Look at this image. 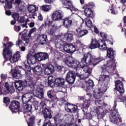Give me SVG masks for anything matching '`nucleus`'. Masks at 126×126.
Masks as SVG:
<instances>
[{"label":"nucleus","instance_id":"20e7f679","mask_svg":"<svg viewBox=\"0 0 126 126\" xmlns=\"http://www.w3.org/2000/svg\"><path fill=\"white\" fill-rule=\"evenodd\" d=\"M117 101H114V104L113 108L110 107L108 110L110 111L111 114L110 122L114 125H119L120 123H122V118L121 116L119 114V111L117 109Z\"/></svg>","mask_w":126,"mask_h":126},{"label":"nucleus","instance_id":"423d86ee","mask_svg":"<svg viewBox=\"0 0 126 126\" xmlns=\"http://www.w3.org/2000/svg\"><path fill=\"white\" fill-rule=\"evenodd\" d=\"M20 69L21 70L15 69L14 70L12 74V76L14 78H15L16 79H19L21 75H24V74L28 73V72H30L32 68H31V66L30 65H27L26 64H24L23 66H20Z\"/></svg>","mask_w":126,"mask_h":126},{"label":"nucleus","instance_id":"69168bd1","mask_svg":"<svg viewBox=\"0 0 126 126\" xmlns=\"http://www.w3.org/2000/svg\"><path fill=\"white\" fill-rule=\"evenodd\" d=\"M44 23L45 26H48V27H50V26H51V22L49 20H44Z\"/></svg>","mask_w":126,"mask_h":126},{"label":"nucleus","instance_id":"de8ad7c7","mask_svg":"<svg viewBox=\"0 0 126 126\" xmlns=\"http://www.w3.org/2000/svg\"><path fill=\"white\" fill-rule=\"evenodd\" d=\"M85 22L86 26L89 27V28H91V27H93V24L92 23V21L89 18H86L85 20Z\"/></svg>","mask_w":126,"mask_h":126},{"label":"nucleus","instance_id":"09e8293b","mask_svg":"<svg viewBox=\"0 0 126 126\" xmlns=\"http://www.w3.org/2000/svg\"><path fill=\"white\" fill-rule=\"evenodd\" d=\"M35 124V116H32L30 119V122L28 123V126H33Z\"/></svg>","mask_w":126,"mask_h":126},{"label":"nucleus","instance_id":"f704fd0d","mask_svg":"<svg viewBox=\"0 0 126 126\" xmlns=\"http://www.w3.org/2000/svg\"><path fill=\"white\" fill-rule=\"evenodd\" d=\"M90 94L92 96V99L93 100V101H91V102H92L94 101V99L93 98V95H92V94L90 93H88L86 94L88 98H89L88 99H85V97L84 96H79L78 97V99L80 100V101H83V103H82V108H83V104H84V102H85V100H87L88 101H90V99L91 98V96H90Z\"/></svg>","mask_w":126,"mask_h":126},{"label":"nucleus","instance_id":"c9c22d12","mask_svg":"<svg viewBox=\"0 0 126 126\" xmlns=\"http://www.w3.org/2000/svg\"><path fill=\"white\" fill-rule=\"evenodd\" d=\"M24 82L19 81L15 83V87L18 91H22L23 90V87H25Z\"/></svg>","mask_w":126,"mask_h":126},{"label":"nucleus","instance_id":"37998d69","mask_svg":"<svg viewBox=\"0 0 126 126\" xmlns=\"http://www.w3.org/2000/svg\"><path fill=\"white\" fill-rule=\"evenodd\" d=\"M28 10L29 12L33 13L35 12V11H37V10H38V7H36L35 5H29L28 6Z\"/></svg>","mask_w":126,"mask_h":126},{"label":"nucleus","instance_id":"2eb2a0df","mask_svg":"<svg viewBox=\"0 0 126 126\" xmlns=\"http://www.w3.org/2000/svg\"><path fill=\"white\" fill-rule=\"evenodd\" d=\"M75 78H76V75H75V72L73 71H69L66 74L65 77V80L67 83L69 84H73L74 81H75Z\"/></svg>","mask_w":126,"mask_h":126},{"label":"nucleus","instance_id":"dca6fc26","mask_svg":"<svg viewBox=\"0 0 126 126\" xmlns=\"http://www.w3.org/2000/svg\"><path fill=\"white\" fill-rule=\"evenodd\" d=\"M63 26L67 29V32H73L72 28V20L67 18L63 19Z\"/></svg>","mask_w":126,"mask_h":126},{"label":"nucleus","instance_id":"9b49d317","mask_svg":"<svg viewBox=\"0 0 126 126\" xmlns=\"http://www.w3.org/2000/svg\"><path fill=\"white\" fill-rule=\"evenodd\" d=\"M3 57L5 61H10L11 63H16L17 62H18L19 60H20V52H19V51H17L12 56V52L10 55L7 54L4 55Z\"/></svg>","mask_w":126,"mask_h":126},{"label":"nucleus","instance_id":"052dcab7","mask_svg":"<svg viewBox=\"0 0 126 126\" xmlns=\"http://www.w3.org/2000/svg\"><path fill=\"white\" fill-rule=\"evenodd\" d=\"M68 9L71 10L72 13H74V11H78V9L74 7H73V5L72 4V6H70Z\"/></svg>","mask_w":126,"mask_h":126},{"label":"nucleus","instance_id":"c756f323","mask_svg":"<svg viewBox=\"0 0 126 126\" xmlns=\"http://www.w3.org/2000/svg\"><path fill=\"white\" fill-rule=\"evenodd\" d=\"M96 89L103 94L105 93V92L108 90V83L98 84V88H96Z\"/></svg>","mask_w":126,"mask_h":126},{"label":"nucleus","instance_id":"bb28decb","mask_svg":"<svg viewBox=\"0 0 126 126\" xmlns=\"http://www.w3.org/2000/svg\"><path fill=\"white\" fill-rule=\"evenodd\" d=\"M15 3L18 5L19 10L21 12H26V6H25V4L23 2H21L20 0H16Z\"/></svg>","mask_w":126,"mask_h":126},{"label":"nucleus","instance_id":"8fccbe9b","mask_svg":"<svg viewBox=\"0 0 126 126\" xmlns=\"http://www.w3.org/2000/svg\"><path fill=\"white\" fill-rule=\"evenodd\" d=\"M41 10L43 11H49L51 9V6L48 5H43L40 7Z\"/></svg>","mask_w":126,"mask_h":126},{"label":"nucleus","instance_id":"39448f33","mask_svg":"<svg viewBox=\"0 0 126 126\" xmlns=\"http://www.w3.org/2000/svg\"><path fill=\"white\" fill-rule=\"evenodd\" d=\"M115 90H116V94L118 96V100L119 102H123L126 103V96L122 97V95L125 93V88H124V84L123 82L118 80L115 82Z\"/></svg>","mask_w":126,"mask_h":126},{"label":"nucleus","instance_id":"603ef678","mask_svg":"<svg viewBox=\"0 0 126 126\" xmlns=\"http://www.w3.org/2000/svg\"><path fill=\"white\" fill-rule=\"evenodd\" d=\"M47 95L48 98L52 99L55 97V94H54V92L53 90H49L47 92Z\"/></svg>","mask_w":126,"mask_h":126},{"label":"nucleus","instance_id":"79ce46f5","mask_svg":"<svg viewBox=\"0 0 126 126\" xmlns=\"http://www.w3.org/2000/svg\"><path fill=\"white\" fill-rule=\"evenodd\" d=\"M27 32H28V30L25 29L24 31L19 33V36H21L22 40L25 41L26 43V40H27Z\"/></svg>","mask_w":126,"mask_h":126},{"label":"nucleus","instance_id":"f8f14e48","mask_svg":"<svg viewBox=\"0 0 126 126\" xmlns=\"http://www.w3.org/2000/svg\"><path fill=\"white\" fill-rule=\"evenodd\" d=\"M56 85L60 87H62L61 91L63 93H66V89L67 88V82L65 81L64 79L59 77L55 80Z\"/></svg>","mask_w":126,"mask_h":126},{"label":"nucleus","instance_id":"412c9836","mask_svg":"<svg viewBox=\"0 0 126 126\" xmlns=\"http://www.w3.org/2000/svg\"><path fill=\"white\" fill-rule=\"evenodd\" d=\"M45 75H51L55 72V66L52 64H48L44 69Z\"/></svg>","mask_w":126,"mask_h":126},{"label":"nucleus","instance_id":"6e6d98bb","mask_svg":"<svg viewBox=\"0 0 126 126\" xmlns=\"http://www.w3.org/2000/svg\"><path fill=\"white\" fill-rule=\"evenodd\" d=\"M55 80H53L52 79H51L50 80V78H48V84L49 86H50V87H54V85H55Z\"/></svg>","mask_w":126,"mask_h":126},{"label":"nucleus","instance_id":"5fc2aeb1","mask_svg":"<svg viewBox=\"0 0 126 126\" xmlns=\"http://www.w3.org/2000/svg\"><path fill=\"white\" fill-rule=\"evenodd\" d=\"M70 45V43H68L66 44H65L64 45H63V50L64 52H65L66 53H67V54H68V52H69Z\"/></svg>","mask_w":126,"mask_h":126},{"label":"nucleus","instance_id":"72a5a7b5","mask_svg":"<svg viewBox=\"0 0 126 126\" xmlns=\"http://www.w3.org/2000/svg\"><path fill=\"white\" fill-rule=\"evenodd\" d=\"M18 23L19 24L22 26L23 28L26 27V28H28V26H27V23H26V19L24 17H20L18 20Z\"/></svg>","mask_w":126,"mask_h":126},{"label":"nucleus","instance_id":"e2e57ef3","mask_svg":"<svg viewBox=\"0 0 126 126\" xmlns=\"http://www.w3.org/2000/svg\"><path fill=\"white\" fill-rule=\"evenodd\" d=\"M91 72H92V69L91 68H89L85 72V74L87 75V77H89V75L91 74Z\"/></svg>","mask_w":126,"mask_h":126},{"label":"nucleus","instance_id":"774afa93","mask_svg":"<svg viewBox=\"0 0 126 126\" xmlns=\"http://www.w3.org/2000/svg\"><path fill=\"white\" fill-rule=\"evenodd\" d=\"M79 77L80 79H86V78H88L89 77H87V75L85 73V74L79 75Z\"/></svg>","mask_w":126,"mask_h":126},{"label":"nucleus","instance_id":"0eeeda50","mask_svg":"<svg viewBox=\"0 0 126 126\" xmlns=\"http://www.w3.org/2000/svg\"><path fill=\"white\" fill-rule=\"evenodd\" d=\"M89 48L91 50L98 48L102 51H106L107 50V45H106V43L103 42L102 40H98L96 38H92L91 44L89 45Z\"/></svg>","mask_w":126,"mask_h":126},{"label":"nucleus","instance_id":"b1692460","mask_svg":"<svg viewBox=\"0 0 126 126\" xmlns=\"http://www.w3.org/2000/svg\"><path fill=\"white\" fill-rule=\"evenodd\" d=\"M98 82V84L101 83H107L110 80V76L109 75L101 74L99 76V77L98 79H96Z\"/></svg>","mask_w":126,"mask_h":126},{"label":"nucleus","instance_id":"3c124183","mask_svg":"<svg viewBox=\"0 0 126 126\" xmlns=\"http://www.w3.org/2000/svg\"><path fill=\"white\" fill-rule=\"evenodd\" d=\"M54 67H55V69H56L57 71H58L60 72L63 71V66L59 65L58 64H55Z\"/></svg>","mask_w":126,"mask_h":126},{"label":"nucleus","instance_id":"4c0bfd02","mask_svg":"<svg viewBox=\"0 0 126 126\" xmlns=\"http://www.w3.org/2000/svg\"><path fill=\"white\" fill-rule=\"evenodd\" d=\"M36 31H37V29H36V28H33L30 30L27 35V44H28L29 42H30V37H32V34H33V33H34V32H36Z\"/></svg>","mask_w":126,"mask_h":126},{"label":"nucleus","instance_id":"6e6552de","mask_svg":"<svg viewBox=\"0 0 126 126\" xmlns=\"http://www.w3.org/2000/svg\"><path fill=\"white\" fill-rule=\"evenodd\" d=\"M15 92V89L13 87H10L7 82L5 83L0 82V95H6V94H12Z\"/></svg>","mask_w":126,"mask_h":126},{"label":"nucleus","instance_id":"13d9d810","mask_svg":"<svg viewBox=\"0 0 126 126\" xmlns=\"http://www.w3.org/2000/svg\"><path fill=\"white\" fill-rule=\"evenodd\" d=\"M95 4L93 2L89 3L88 4H86L84 6H85V8H92V7H94Z\"/></svg>","mask_w":126,"mask_h":126},{"label":"nucleus","instance_id":"ea45409f","mask_svg":"<svg viewBox=\"0 0 126 126\" xmlns=\"http://www.w3.org/2000/svg\"><path fill=\"white\" fill-rule=\"evenodd\" d=\"M80 49L76 45L70 43L68 54H73L75 52L79 51Z\"/></svg>","mask_w":126,"mask_h":126},{"label":"nucleus","instance_id":"bf43d9fd","mask_svg":"<svg viewBox=\"0 0 126 126\" xmlns=\"http://www.w3.org/2000/svg\"><path fill=\"white\" fill-rule=\"evenodd\" d=\"M12 17L15 20L18 21V20L19 19V14L15 13L12 15Z\"/></svg>","mask_w":126,"mask_h":126},{"label":"nucleus","instance_id":"c85d7f7f","mask_svg":"<svg viewBox=\"0 0 126 126\" xmlns=\"http://www.w3.org/2000/svg\"><path fill=\"white\" fill-rule=\"evenodd\" d=\"M65 44H66V42L63 39L57 38L55 40V47L57 49H60V48L63 47Z\"/></svg>","mask_w":126,"mask_h":126},{"label":"nucleus","instance_id":"a878e982","mask_svg":"<svg viewBox=\"0 0 126 126\" xmlns=\"http://www.w3.org/2000/svg\"><path fill=\"white\" fill-rule=\"evenodd\" d=\"M76 35L79 38H81L83 36H85L88 34V30L85 29H82L81 28H78L76 30Z\"/></svg>","mask_w":126,"mask_h":126},{"label":"nucleus","instance_id":"f3484780","mask_svg":"<svg viewBox=\"0 0 126 126\" xmlns=\"http://www.w3.org/2000/svg\"><path fill=\"white\" fill-rule=\"evenodd\" d=\"M94 82L93 80L89 79L88 81H85V83L82 85V88L86 91L88 92L89 90H91L94 87Z\"/></svg>","mask_w":126,"mask_h":126},{"label":"nucleus","instance_id":"4be33fe9","mask_svg":"<svg viewBox=\"0 0 126 126\" xmlns=\"http://www.w3.org/2000/svg\"><path fill=\"white\" fill-rule=\"evenodd\" d=\"M53 111L51 109L44 107L42 110V115L44 116V119H52L53 117Z\"/></svg>","mask_w":126,"mask_h":126},{"label":"nucleus","instance_id":"f03ea898","mask_svg":"<svg viewBox=\"0 0 126 126\" xmlns=\"http://www.w3.org/2000/svg\"><path fill=\"white\" fill-rule=\"evenodd\" d=\"M116 56V51L111 48H108L107 51V56L111 60L107 61L106 66L103 65L101 66V73H106L107 71L113 74H118L116 60H114Z\"/></svg>","mask_w":126,"mask_h":126},{"label":"nucleus","instance_id":"7ed1b4c3","mask_svg":"<svg viewBox=\"0 0 126 126\" xmlns=\"http://www.w3.org/2000/svg\"><path fill=\"white\" fill-rule=\"evenodd\" d=\"M24 113H31L32 111V99L33 94L28 93L24 94L21 97Z\"/></svg>","mask_w":126,"mask_h":126},{"label":"nucleus","instance_id":"49530a36","mask_svg":"<svg viewBox=\"0 0 126 126\" xmlns=\"http://www.w3.org/2000/svg\"><path fill=\"white\" fill-rule=\"evenodd\" d=\"M26 83H28L29 82V84H32V78L31 77V76H30V73H26Z\"/></svg>","mask_w":126,"mask_h":126},{"label":"nucleus","instance_id":"f257e3e1","mask_svg":"<svg viewBox=\"0 0 126 126\" xmlns=\"http://www.w3.org/2000/svg\"><path fill=\"white\" fill-rule=\"evenodd\" d=\"M103 60L104 59L100 57L95 58V57H92L91 54L88 53L84 55L83 58L80 63L78 61L75 60L72 56H70L65 61V63L68 67L75 68L76 70H77L79 68H84L87 64L96 66L99 63H101Z\"/></svg>","mask_w":126,"mask_h":126},{"label":"nucleus","instance_id":"a18cd8bd","mask_svg":"<svg viewBox=\"0 0 126 126\" xmlns=\"http://www.w3.org/2000/svg\"><path fill=\"white\" fill-rule=\"evenodd\" d=\"M12 2H13V0H7L4 3L5 7L9 9L12 8Z\"/></svg>","mask_w":126,"mask_h":126},{"label":"nucleus","instance_id":"2f4dec72","mask_svg":"<svg viewBox=\"0 0 126 126\" xmlns=\"http://www.w3.org/2000/svg\"><path fill=\"white\" fill-rule=\"evenodd\" d=\"M62 117H63V115L61 113H58L53 117L55 125L56 126H58L62 124Z\"/></svg>","mask_w":126,"mask_h":126},{"label":"nucleus","instance_id":"aec40b11","mask_svg":"<svg viewBox=\"0 0 126 126\" xmlns=\"http://www.w3.org/2000/svg\"><path fill=\"white\" fill-rule=\"evenodd\" d=\"M35 57L37 58L38 62H42L49 59V54L47 53L38 52L35 54Z\"/></svg>","mask_w":126,"mask_h":126},{"label":"nucleus","instance_id":"7c9ffc66","mask_svg":"<svg viewBox=\"0 0 126 126\" xmlns=\"http://www.w3.org/2000/svg\"><path fill=\"white\" fill-rule=\"evenodd\" d=\"M63 41H67V42H71L73 40V32H68L66 33L63 37Z\"/></svg>","mask_w":126,"mask_h":126},{"label":"nucleus","instance_id":"4d7b16f0","mask_svg":"<svg viewBox=\"0 0 126 126\" xmlns=\"http://www.w3.org/2000/svg\"><path fill=\"white\" fill-rule=\"evenodd\" d=\"M108 12H109V13H111V14H114V15L118 14V11L115 10V9L113 8L108 9Z\"/></svg>","mask_w":126,"mask_h":126},{"label":"nucleus","instance_id":"cd10ccee","mask_svg":"<svg viewBox=\"0 0 126 126\" xmlns=\"http://www.w3.org/2000/svg\"><path fill=\"white\" fill-rule=\"evenodd\" d=\"M84 10V14L87 17H89L90 18H93L94 17V13L92 9L90 8H85V6L83 7Z\"/></svg>","mask_w":126,"mask_h":126},{"label":"nucleus","instance_id":"a211bd4d","mask_svg":"<svg viewBox=\"0 0 126 126\" xmlns=\"http://www.w3.org/2000/svg\"><path fill=\"white\" fill-rule=\"evenodd\" d=\"M63 13L60 10L54 12L52 15L53 20L55 21L61 20V19H63Z\"/></svg>","mask_w":126,"mask_h":126},{"label":"nucleus","instance_id":"5701e85b","mask_svg":"<svg viewBox=\"0 0 126 126\" xmlns=\"http://www.w3.org/2000/svg\"><path fill=\"white\" fill-rule=\"evenodd\" d=\"M38 44L43 46L48 42V36L46 34H38Z\"/></svg>","mask_w":126,"mask_h":126},{"label":"nucleus","instance_id":"c03bdc74","mask_svg":"<svg viewBox=\"0 0 126 126\" xmlns=\"http://www.w3.org/2000/svg\"><path fill=\"white\" fill-rule=\"evenodd\" d=\"M54 56L55 58L58 59V60H62L63 59V57H64L65 55L59 51H56Z\"/></svg>","mask_w":126,"mask_h":126},{"label":"nucleus","instance_id":"58836bf2","mask_svg":"<svg viewBox=\"0 0 126 126\" xmlns=\"http://www.w3.org/2000/svg\"><path fill=\"white\" fill-rule=\"evenodd\" d=\"M103 94V93H101V92L95 89L94 90V96H93V97H94V99H101Z\"/></svg>","mask_w":126,"mask_h":126},{"label":"nucleus","instance_id":"0e129e2a","mask_svg":"<svg viewBox=\"0 0 126 126\" xmlns=\"http://www.w3.org/2000/svg\"><path fill=\"white\" fill-rule=\"evenodd\" d=\"M9 102H10V99H9V97H4L3 98V102L5 104H9Z\"/></svg>","mask_w":126,"mask_h":126},{"label":"nucleus","instance_id":"6ab92c4d","mask_svg":"<svg viewBox=\"0 0 126 126\" xmlns=\"http://www.w3.org/2000/svg\"><path fill=\"white\" fill-rule=\"evenodd\" d=\"M66 106L65 107V110L67 113H76L77 112L78 107L76 105L67 102Z\"/></svg>","mask_w":126,"mask_h":126},{"label":"nucleus","instance_id":"e433bc0d","mask_svg":"<svg viewBox=\"0 0 126 126\" xmlns=\"http://www.w3.org/2000/svg\"><path fill=\"white\" fill-rule=\"evenodd\" d=\"M63 2V7L68 9L70 6H72V1L71 0H61Z\"/></svg>","mask_w":126,"mask_h":126},{"label":"nucleus","instance_id":"864d4df0","mask_svg":"<svg viewBox=\"0 0 126 126\" xmlns=\"http://www.w3.org/2000/svg\"><path fill=\"white\" fill-rule=\"evenodd\" d=\"M100 35L101 37V38H102V42H104L105 41H106V40L108 39V38H107L108 37V35H107L106 34V33L105 32H100Z\"/></svg>","mask_w":126,"mask_h":126},{"label":"nucleus","instance_id":"9d476101","mask_svg":"<svg viewBox=\"0 0 126 126\" xmlns=\"http://www.w3.org/2000/svg\"><path fill=\"white\" fill-rule=\"evenodd\" d=\"M95 103L98 107L99 108V110L98 108H96L95 112L96 114L97 115L98 118L99 117L100 118H103L106 115L107 112L105 110H104L102 109V106H106V103H103V100L99 99L95 101Z\"/></svg>","mask_w":126,"mask_h":126},{"label":"nucleus","instance_id":"680f3d73","mask_svg":"<svg viewBox=\"0 0 126 126\" xmlns=\"http://www.w3.org/2000/svg\"><path fill=\"white\" fill-rule=\"evenodd\" d=\"M68 9L71 10L72 13H74V11H78V9L74 7H73V5L72 4V6H70Z\"/></svg>","mask_w":126,"mask_h":126},{"label":"nucleus","instance_id":"393cba45","mask_svg":"<svg viewBox=\"0 0 126 126\" xmlns=\"http://www.w3.org/2000/svg\"><path fill=\"white\" fill-rule=\"evenodd\" d=\"M36 54L32 56L31 54L27 55V63H31L32 64H35L37 63L38 58L36 57Z\"/></svg>","mask_w":126,"mask_h":126},{"label":"nucleus","instance_id":"4468645a","mask_svg":"<svg viewBox=\"0 0 126 126\" xmlns=\"http://www.w3.org/2000/svg\"><path fill=\"white\" fill-rule=\"evenodd\" d=\"M9 108L13 114H16L20 109V103L16 100H13L11 102Z\"/></svg>","mask_w":126,"mask_h":126},{"label":"nucleus","instance_id":"1a4fd4ad","mask_svg":"<svg viewBox=\"0 0 126 126\" xmlns=\"http://www.w3.org/2000/svg\"><path fill=\"white\" fill-rule=\"evenodd\" d=\"M90 96H91V98L90 100H86L83 104V108L82 109V113L83 114V118L82 120H91L92 119V114L88 113V108H89L90 106V103L91 101H93L92 96L90 94Z\"/></svg>","mask_w":126,"mask_h":126},{"label":"nucleus","instance_id":"473e14b6","mask_svg":"<svg viewBox=\"0 0 126 126\" xmlns=\"http://www.w3.org/2000/svg\"><path fill=\"white\" fill-rule=\"evenodd\" d=\"M32 69L36 75H42V73H43V68L40 65H37L34 67H32Z\"/></svg>","mask_w":126,"mask_h":126},{"label":"nucleus","instance_id":"338daca9","mask_svg":"<svg viewBox=\"0 0 126 126\" xmlns=\"http://www.w3.org/2000/svg\"><path fill=\"white\" fill-rule=\"evenodd\" d=\"M55 32H56V31L53 30L52 29V28L50 29V31L48 32V34L49 35H51L52 36H54V35H55Z\"/></svg>","mask_w":126,"mask_h":126},{"label":"nucleus","instance_id":"a19ab883","mask_svg":"<svg viewBox=\"0 0 126 126\" xmlns=\"http://www.w3.org/2000/svg\"><path fill=\"white\" fill-rule=\"evenodd\" d=\"M33 94V96H34L36 97V98H38V99H42L43 97L44 96V92L43 91V89H40L39 91H36V94Z\"/></svg>","mask_w":126,"mask_h":126},{"label":"nucleus","instance_id":"ddd939ff","mask_svg":"<svg viewBox=\"0 0 126 126\" xmlns=\"http://www.w3.org/2000/svg\"><path fill=\"white\" fill-rule=\"evenodd\" d=\"M3 47L4 48L3 49V57L6 55H11V52H12V50L11 49L12 47L13 46V43L11 41H8L6 43L2 42Z\"/></svg>","mask_w":126,"mask_h":126}]
</instances>
